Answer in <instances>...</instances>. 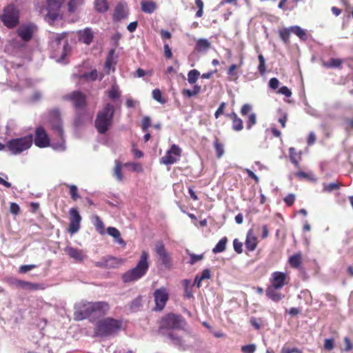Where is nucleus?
Segmentation results:
<instances>
[{"mask_svg": "<svg viewBox=\"0 0 353 353\" xmlns=\"http://www.w3.org/2000/svg\"><path fill=\"white\" fill-rule=\"evenodd\" d=\"M49 123L53 133L59 138V140L57 142L52 141L50 143V138L46 130L42 127H39L35 130L34 144L41 148L50 146L56 151H65L66 145L63 137L61 115L58 110H53L50 112Z\"/></svg>", "mask_w": 353, "mask_h": 353, "instance_id": "1", "label": "nucleus"}, {"mask_svg": "<svg viewBox=\"0 0 353 353\" xmlns=\"http://www.w3.org/2000/svg\"><path fill=\"white\" fill-rule=\"evenodd\" d=\"M114 108L110 103H107L100 110L95 119V127L100 134L107 132L112 124Z\"/></svg>", "mask_w": 353, "mask_h": 353, "instance_id": "2", "label": "nucleus"}, {"mask_svg": "<svg viewBox=\"0 0 353 353\" xmlns=\"http://www.w3.org/2000/svg\"><path fill=\"white\" fill-rule=\"evenodd\" d=\"M148 254L145 251L142 252L140 259L135 268L128 271L123 275V281L125 283L134 281L141 278L147 272L149 265L148 262Z\"/></svg>", "mask_w": 353, "mask_h": 353, "instance_id": "3", "label": "nucleus"}, {"mask_svg": "<svg viewBox=\"0 0 353 353\" xmlns=\"http://www.w3.org/2000/svg\"><path fill=\"white\" fill-rule=\"evenodd\" d=\"M121 322L112 318H105L97 323L96 334L98 336L112 335L121 328Z\"/></svg>", "mask_w": 353, "mask_h": 353, "instance_id": "4", "label": "nucleus"}, {"mask_svg": "<svg viewBox=\"0 0 353 353\" xmlns=\"http://www.w3.org/2000/svg\"><path fill=\"white\" fill-rule=\"evenodd\" d=\"M32 135L13 139L7 143V148L13 154H18L30 148L32 144Z\"/></svg>", "mask_w": 353, "mask_h": 353, "instance_id": "5", "label": "nucleus"}, {"mask_svg": "<svg viewBox=\"0 0 353 353\" xmlns=\"http://www.w3.org/2000/svg\"><path fill=\"white\" fill-rule=\"evenodd\" d=\"M92 316V302L81 301L75 304L74 318L81 321Z\"/></svg>", "mask_w": 353, "mask_h": 353, "instance_id": "6", "label": "nucleus"}, {"mask_svg": "<svg viewBox=\"0 0 353 353\" xmlns=\"http://www.w3.org/2000/svg\"><path fill=\"white\" fill-rule=\"evenodd\" d=\"M1 21L8 28H13L19 23V11L12 5L4 8Z\"/></svg>", "mask_w": 353, "mask_h": 353, "instance_id": "7", "label": "nucleus"}, {"mask_svg": "<svg viewBox=\"0 0 353 353\" xmlns=\"http://www.w3.org/2000/svg\"><path fill=\"white\" fill-rule=\"evenodd\" d=\"M154 250L157 255L159 260L165 268H170L172 266L171 255L166 250L163 241H157L154 243Z\"/></svg>", "mask_w": 353, "mask_h": 353, "instance_id": "8", "label": "nucleus"}, {"mask_svg": "<svg viewBox=\"0 0 353 353\" xmlns=\"http://www.w3.org/2000/svg\"><path fill=\"white\" fill-rule=\"evenodd\" d=\"M161 326L168 329H185L186 322L181 316L171 314L162 320Z\"/></svg>", "mask_w": 353, "mask_h": 353, "instance_id": "9", "label": "nucleus"}, {"mask_svg": "<svg viewBox=\"0 0 353 353\" xmlns=\"http://www.w3.org/2000/svg\"><path fill=\"white\" fill-rule=\"evenodd\" d=\"M181 153V149L176 144H172L165 155L161 159V163L165 165L174 164L179 160Z\"/></svg>", "mask_w": 353, "mask_h": 353, "instance_id": "10", "label": "nucleus"}, {"mask_svg": "<svg viewBox=\"0 0 353 353\" xmlns=\"http://www.w3.org/2000/svg\"><path fill=\"white\" fill-rule=\"evenodd\" d=\"M70 223L68 232L72 234L77 233L79 228L81 221V216L77 208H71L69 211Z\"/></svg>", "mask_w": 353, "mask_h": 353, "instance_id": "11", "label": "nucleus"}, {"mask_svg": "<svg viewBox=\"0 0 353 353\" xmlns=\"http://www.w3.org/2000/svg\"><path fill=\"white\" fill-rule=\"evenodd\" d=\"M61 3L59 0H48L47 1V17L53 22L60 17L59 9Z\"/></svg>", "mask_w": 353, "mask_h": 353, "instance_id": "12", "label": "nucleus"}, {"mask_svg": "<svg viewBox=\"0 0 353 353\" xmlns=\"http://www.w3.org/2000/svg\"><path fill=\"white\" fill-rule=\"evenodd\" d=\"M154 301L156 303L155 310H162L168 299V293L165 288H161L154 292Z\"/></svg>", "mask_w": 353, "mask_h": 353, "instance_id": "13", "label": "nucleus"}, {"mask_svg": "<svg viewBox=\"0 0 353 353\" xmlns=\"http://www.w3.org/2000/svg\"><path fill=\"white\" fill-rule=\"evenodd\" d=\"M37 27L33 23H27L21 25L17 30L18 35L24 41L31 39Z\"/></svg>", "mask_w": 353, "mask_h": 353, "instance_id": "14", "label": "nucleus"}, {"mask_svg": "<svg viewBox=\"0 0 353 353\" xmlns=\"http://www.w3.org/2000/svg\"><path fill=\"white\" fill-rule=\"evenodd\" d=\"M65 37V34H57L55 36V39L53 41L54 45L61 46L60 48L61 49V54L58 61H63L70 51V47L66 40H64Z\"/></svg>", "mask_w": 353, "mask_h": 353, "instance_id": "15", "label": "nucleus"}, {"mask_svg": "<svg viewBox=\"0 0 353 353\" xmlns=\"http://www.w3.org/2000/svg\"><path fill=\"white\" fill-rule=\"evenodd\" d=\"M64 252L70 258L72 259L76 262H82L87 257L84 250L72 246H67L64 249Z\"/></svg>", "mask_w": 353, "mask_h": 353, "instance_id": "16", "label": "nucleus"}, {"mask_svg": "<svg viewBox=\"0 0 353 353\" xmlns=\"http://www.w3.org/2000/svg\"><path fill=\"white\" fill-rule=\"evenodd\" d=\"M287 275L284 272H274L272 274L270 278V286L281 289L286 283Z\"/></svg>", "mask_w": 353, "mask_h": 353, "instance_id": "17", "label": "nucleus"}, {"mask_svg": "<svg viewBox=\"0 0 353 353\" xmlns=\"http://www.w3.org/2000/svg\"><path fill=\"white\" fill-rule=\"evenodd\" d=\"M110 310V305L107 302H92V316H101L105 315Z\"/></svg>", "mask_w": 353, "mask_h": 353, "instance_id": "18", "label": "nucleus"}, {"mask_svg": "<svg viewBox=\"0 0 353 353\" xmlns=\"http://www.w3.org/2000/svg\"><path fill=\"white\" fill-rule=\"evenodd\" d=\"M66 99L72 101L74 105L77 108H81L85 104V97L81 92L75 91L68 95Z\"/></svg>", "mask_w": 353, "mask_h": 353, "instance_id": "19", "label": "nucleus"}, {"mask_svg": "<svg viewBox=\"0 0 353 353\" xmlns=\"http://www.w3.org/2000/svg\"><path fill=\"white\" fill-rule=\"evenodd\" d=\"M78 36L81 41L86 45H90L93 41L94 32L90 28H86L79 30L78 32Z\"/></svg>", "mask_w": 353, "mask_h": 353, "instance_id": "20", "label": "nucleus"}, {"mask_svg": "<svg viewBox=\"0 0 353 353\" xmlns=\"http://www.w3.org/2000/svg\"><path fill=\"white\" fill-rule=\"evenodd\" d=\"M128 15V11L125 6L119 3L118 4L114 10L113 15L114 21H120L121 19L127 18Z\"/></svg>", "mask_w": 353, "mask_h": 353, "instance_id": "21", "label": "nucleus"}, {"mask_svg": "<svg viewBox=\"0 0 353 353\" xmlns=\"http://www.w3.org/2000/svg\"><path fill=\"white\" fill-rule=\"evenodd\" d=\"M117 63V57H114V50H111L107 57L105 68L106 72L110 74L111 71H114V66Z\"/></svg>", "mask_w": 353, "mask_h": 353, "instance_id": "22", "label": "nucleus"}, {"mask_svg": "<svg viewBox=\"0 0 353 353\" xmlns=\"http://www.w3.org/2000/svg\"><path fill=\"white\" fill-rule=\"evenodd\" d=\"M278 290L279 289L269 285L265 291L267 296L274 302H279L283 298V295L279 292Z\"/></svg>", "mask_w": 353, "mask_h": 353, "instance_id": "23", "label": "nucleus"}, {"mask_svg": "<svg viewBox=\"0 0 353 353\" xmlns=\"http://www.w3.org/2000/svg\"><path fill=\"white\" fill-rule=\"evenodd\" d=\"M168 336L172 341V343L178 347L179 350L185 351L189 348V346L181 338L174 335L173 333H169Z\"/></svg>", "mask_w": 353, "mask_h": 353, "instance_id": "24", "label": "nucleus"}, {"mask_svg": "<svg viewBox=\"0 0 353 353\" xmlns=\"http://www.w3.org/2000/svg\"><path fill=\"white\" fill-rule=\"evenodd\" d=\"M245 243L248 250L253 251L255 250L257 245V240L252 230L248 231Z\"/></svg>", "mask_w": 353, "mask_h": 353, "instance_id": "25", "label": "nucleus"}, {"mask_svg": "<svg viewBox=\"0 0 353 353\" xmlns=\"http://www.w3.org/2000/svg\"><path fill=\"white\" fill-rule=\"evenodd\" d=\"M211 47V43L206 39H199L196 41L195 50L206 52Z\"/></svg>", "mask_w": 353, "mask_h": 353, "instance_id": "26", "label": "nucleus"}, {"mask_svg": "<svg viewBox=\"0 0 353 353\" xmlns=\"http://www.w3.org/2000/svg\"><path fill=\"white\" fill-rule=\"evenodd\" d=\"M141 8L143 12L152 14L156 10L157 6L156 3L152 1L143 0L141 2Z\"/></svg>", "mask_w": 353, "mask_h": 353, "instance_id": "27", "label": "nucleus"}, {"mask_svg": "<svg viewBox=\"0 0 353 353\" xmlns=\"http://www.w3.org/2000/svg\"><path fill=\"white\" fill-rule=\"evenodd\" d=\"M122 259L113 256L105 257L106 268H118L122 263Z\"/></svg>", "mask_w": 353, "mask_h": 353, "instance_id": "28", "label": "nucleus"}, {"mask_svg": "<svg viewBox=\"0 0 353 353\" xmlns=\"http://www.w3.org/2000/svg\"><path fill=\"white\" fill-rule=\"evenodd\" d=\"M107 232L108 234L112 236L119 244H124L123 240L121 238V233L116 228L109 227L107 229Z\"/></svg>", "mask_w": 353, "mask_h": 353, "instance_id": "29", "label": "nucleus"}, {"mask_svg": "<svg viewBox=\"0 0 353 353\" xmlns=\"http://www.w3.org/2000/svg\"><path fill=\"white\" fill-rule=\"evenodd\" d=\"M230 117L232 119V129L234 131H240L243 129V121L239 118L235 113H232L230 115Z\"/></svg>", "mask_w": 353, "mask_h": 353, "instance_id": "30", "label": "nucleus"}, {"mask_svg": "<svg viewBox=\"0 0 353 353\" xmlns=\"http://www.w3.org/2000/svg\"><path fill=\"white\" fill-rule=\"evenodd\" d=\"M108 95L110 99L117 100L121 97V91L117 84H113L108 92Z\"/></svg>", "mask_w": 353, "mask_h": 353, "instance_id": "31", "label": "nucleus"}, {"mask_svg": "<svg viewBox=\"0 0 353 353\" xmlns=\"http://www.w3.org/2000/svg\"><path fill=\"white\" fill-rule=\"evenodd\" d=\"M94 8L99 12H105L109 9V6L106 0H95Z\"/></svg>", "mask_w": 353, "mask_h": 353, "instance_id": "32", "label": "nucleus"}, {"mask_svg": "<svg viewBox=\"0 0 353 353\" xmlns=\"http://www.w3.org/2000/svg\"><path fill=\"white\" fill-rule=\"evenodd\" d=\"M92 222L99 234H102L104 233V224L99 216H93L92 218Z\"/></svg>", "mask_w": 353, "mask_h": 353, "instance_id": "33", "label": "nucleus"}, {"mask_svg": "<svg viewBox=\"0 0 353 353\" xmlns=\"http://www.w3.org/2000/svg\"><path fill=\"white\" fill-rule=\"evenodd\" d=\"M227 241L228 239L226 237L221 239L215 247L212 249L213 253L216 254L223 252L225 250Z\"/></svg>", "mask_w": 353, "mask_h": 353, "instance_id": "34", "label": "nucleus"}, {"mask_svg": "<svg viewBox=\"0 0 353 353\" xmlns=\"http://www.w3.org/2000/svg\"><path fill=\"white\" fill-rule=\"evenodd\" d=\"M289 263L293 268H298L301 263V254L297 253L289 258Z\"/></svg>", "mask_w": 353, "mask_h": 353, "instance_id": "35", "label": "nucleus"}, {"mask_svg": "<svg viewBox=\"0 0 353 353\" xmlns=\"http://www.w3.org/2000/svg\"><path fill=\"white\" fill-rule=\"evenodd\" d=\"M85 0H70L68 3V10L74 12L78 7L83 4Z\"/></svg>", "mask_w": 353, "mask_h": 353, "instance_id": "36", "label": "nucleus"}, {"mask_svg": "<svg viewBox=\"0 0 353 353\" xmlns=\"http://www.w3.org/2000/svg\"><path fill=\"white\" fill-rule=\"evenodd\" d=\"M200 90H201V86L198 85H195L194 86L192 90H189V89H184L182 91V94L185 97H192L197 94L198 93H199Z\"/></svg>", "mask_w": 353, "mask_h": 353, "instance_id": "37", "label": "nucleus"}, {"mask_svg": "<svg viewBox=\"0 0 353 353\" xmlns=\"http://www.w3.org/2000/svg\"><path fill=\"white\" fill-rule=\"evenodd\" d=\"M200 75V72L197 70H192L188 74V81L190 84H194L197 81Z\"/></svg>", "mask_w": 353, "mask_h": 353, "instance_id": "38", "label": "nucleus"}, {"mask_svg": "<svg viewBox=\"0 0 353 353\" xmlns=\"http://www.w3.org/2000/svg\"><path fill=\"white\" fill-rule=\"evenodd\" d=\"M290 30L301 39H305L306 38L305 30L298 26H292L290 28Z\"/></svg>", "mask_w": 353, "mask_h": 353, "instance_id": "39", "label": "nucleus"}, {"mask_svg": "<svg viewBox=\"0 0 353 353\" xmlns=\"http://www.w3.org/2000/svg\"><path fill=\"white\" fill-rule=\"evenodd\" d=\"M114 176L119 181H121L123 180L121 165L118 161H116L115 167L114 169Z\"/></svg>", "mask_w": 353, "mask_h": 353, "instance_id": "40", "label": "nucleus"}, {"mask_svg": "<svg viewBox=\"0 0 353 353\" xmlns=\"http://www.w3.org/2000/svg\"><path fill=\"white\" fill-rule=\"evenodd\" d=\"M68 187L69 188V192L72 200L76 201L80 198L77 187L75 185H68Z\"/></svg>", "mask_w": 353, "mask_h": 353, "instance_id": "41", "label": "nucleus"}, {"mask_svg": "<svg viewBox=\"0 0 353 353\" xmlns=\"http://www.w3.org/2000/svg\"><path fill=\"white\" fill-rule=\"evenodd\" d=\"M214 146L216 152V157L221 158L224 154L223 145L219 142L217 139L214 143Z\"/></svg>", "mask_w": 353, "mask_h": 353, "instance_id": "42", "label": "nucleus"}, {"mask_svg": "<svg viewBox=\"0 0 353 353\" xmlns=\"http://www.w3.org/2000/svg\"><path fill=\"white\" fill-rule=\"evenodd\" d=\"M259 64L258 66L259 72L261 75H263L266 71V67H265V58L262 54H259L258 56Z\"/></svg>", "mask_w": 353, "mask_h": 353, "instance_id": "43", "label": "nucleus"}, {"mask_svg": "<svg viewBox=\"0 0 353 353\" xmlns=\"http://www.w3.org/2000/svg\"><path fill=\"white\" fill-rule=\"evenodd\" d=\"M290 32V28H284L279 31V36L285 43L288 42Z\"/></svg>", "mask_w": 353, "mask_h": 353, "instance_id": "44", "label": "nucleus"}, {"mask_svg": "<svg viewBox=\"0 0 353 353\" xmlns=\"http://www.w3.org/2000/svg\"><path fill=\"white\" fill-rule=\"evenodd\" d=\"M341 65V60L339 59H331L328 62L324 63V65L327 68H338Z\"/></svg>", "mask_w": 353, "mask_h": 353, "instance_id": "45", "label": "nucleus"}, {"mask_svg": "<svg viewBox=\"0 0 353 353\" xmlns=\"http://www.w3.org/2000/svg\"><path fill=\"white\" fill-rule=\"evenodd\" d=\"M141 306V298L137 297L134 299L130 305V310L132 312L137 311Z\"/></svg>", "mask_w": 353, "mask_h": 353, "instance_id": "46", "label": "nucleus"}, {"mask_svg": "<svg viewBox=\"0 0 353 353\" xmlns=\"http://www.w3.org/2000/svg\"><path fill=\"white\" fill-rule=\"evenodd\" d=\"M256 123V117L254 113H251L248 118L247 121V128L250 130Z\"/></svg>", "mask_w": 353, "mask_h": 353, "instance_id": "47", "label": "nucleus"}, {"mask_svg": "<svg viewBox=\"0 0 353 353\" xmlns=\"http://www.w3.org/2000/svg\"><path fill=\"white\" fill-rule=\"evenodd\" d=\"M290 152V159L292 163H294L296 166L299 165V161L297 159V154L295 152V149L294 148H290L289 149Z\"/></svg>", "mask_w": 353, "mask_h": 353, "instance_id": "48", "label": "nucleus"}, {"mask_svg": "<svg viewBox=\"0 0 353 353\" xmlns=\"http://www.w3.org/2000/svg\"><path fill=\"white\" fill-rule=\"evenodd\" d=\"M256 350V345L250 344L241 347V351L243 353H254Z\"/></svg>", "mask_w": 353, "mask_h": 353, "instance_id": "49", "label": "nucleus"}, {"mask_svg": "<svg viewBox=\"0 0 353 353\" xmlns=\"http://www.w3.org/2000/svg\"><path fill=\"white\" fill-rule=\"evenodd\" d=\"M353 21V11L352 12V13L350 14H348L345 19H344V21H343V28H347V24L350 22H352ZM350 32L353 34V27L350 30Z\"/></svg>", "mask_w": 353, "mask_h": 353, "instance_id": "50", "label": "nucleus"}, {"mask_svg": "<svg viewBox=\"0 0 353 353\" xmlns=\"http://www.w3.org/2000/svg\"><path fill=\"white\" fill-rule=\"evenodd\" d=\"M152 97L154 100L163 103L164 101L162 99L161 92L159 89H154L152 91Z\"/></svg>", "mask_w": 353, "mask_h": 353, "instance_id": "51", "label": "nucleus"}, {"mask_svg": "<svg viewBox=\"0 0 353 353\" xmlns=\"http://www.w3.org/2000/svg\"><path fill=\"white\" fill-rule=\"evenodd\" d=\"M238 68V65L236 64L231 65L228 70V74L230 77H234V79H236L238 78V75L234 72L235 70Z\"/></svg>", "mask_w": 353, "mask_h": 353, "instance_id": "52", "label": "nucleus"}, {"mask_svg": "<svg viewBox=\"0 0 353 353\" xmlns=\"http://www.w3.org/2000/svg\"><path fill=\"white\" fill-rule=\"evenodd\" d=\"M36 267H37L36 265H23L19 268V272L24 274V273H26L28 271L35 268Z\"/></svg>", "mask_w": 353, "mask_h": 353, "instance_id": "53", "label": "nucleus"}, {"mask_svg": "<svg viewBox=\"0 0 353 353\" xmlns=\"http://www.w3.org/2000/svg\"><path fill=\"white\" fill-rule=\"evenodd\" d=\"M339 188V185L336 183H331L329 184H324L323 189L326 192H331L334 190H336Z\"/></svg>", "mask_w": 353, "mask_h": 353, "instance_id": "54", "label": "nucleus"}, {"mask_svg": "<svg viewBox=\"0 0 353 353\" xmlns=\"http://www.w3.org/2000/svg\"><path fill=\"white\" fill-rule=\"evenodd\" d=\"M278 92L279 94L285 95L287 97H290L292 95L290 90L286 86H282L281 88H280L279 90H278Z\"/></svg>", "mask_w": 353, "mask_h": 353, "instance_id": "55", "label": "nucleus"}, {"mask_svg": "<svg viewBox=\"0 0 353 353\" xmlns=\"http://www.w3.org/2000/svg\"><path fill=\"white\" fill-rule=\"evenodd\" d=\"M226 106V103L225 102H222L217 110L214 113V117L216 119H218L221 114H222L224 112L225 108Z\"/></svg>", "mask_w": 353, "mask_h": 353, "instance_id": "56", "label": "nucleus"}, {"mask_svg": "<svg viewBox=\"0 0 353 353\" xmlns=\"http://www.w3.org/2000/svg\"><path fill=\"white\" fill-rule=\"evenodd\" d=\"M233 246L234 250L239 253L241 254L243 252L242 250V243L241 242L239 241L237 239H234L233 241Z\"/></svg>", "mask_w": 353, "mask_h": 353, "instance_id": "57", "label": "nucleus"}, {"mask_svg": "<svg viewBox=\"0 0 353 353\" xmlns=\"http://www.w3.org/2000/svg\"><path fill=\"white\" fill-rule=\"evenodd\" d=\"M295 200V195L294 194H289L284 198V201L288 205H292Z\"/></svg>", "mask_w": 353, "mask_h": 353, "instance_id": "58", "label": "nucleus"}, {"mask_svg": "<svg viewBox=\"0 0 353 353\" xmlns=\"http://www.w3.org/2000/svg\"><path fill=\"white\" fill-rule=\"evenodd\" d=\"M150 123H151V121H150V117H145L143 120H142V130L143 131H146L147 129L149 128V126L150 125Z\"/></svg>", "mask_w": 353, "mask_h": 353, "instance_id": "59", "label": "nucleus"}, {"mask_svg": "<svg viewBox=\"0 0 353 353\" xmlns=\"http://www.w3.org/2000/svg\"><path fill=\"white\" fill-rule=\"evenodd\" d=\"M20 208L18 204L11 203L10 206V212L13 214H17L19 212Z\"/></svg>", "mask_w": 353, "mask_h": 353, "instance_id": "60", "label": "nucleus"}, {"mask_svg": "<svg viewBox=\"0 0 353 353\" xmlns=\"http://www.w3.org/2000/svg\"><path fill=\"white\" fill-rule=\"evenodd\" d=\"M164 54L166 58L170 59L172 57V52L168 43L163 45Z\"/></svg>", "mask_w": 353, "mask_h": 353, "instance_id": "61", "label": "nucleus"}, {"mask_svg": "<svg viewBox=\"0 0 353 353\" xmlns=\"http://www.w3.org/2000/svg\"><path fill=\"white\" fill-rule=\"evenodd\" d=\"M279 81L276 78H271L269 81V86L272 89H276L279 87Z\"/></svg>", "mask_w": 353, "mask_h": 353, "instance_id": "62", "label": "nucleus"}, {"mask_svg": "<svg viewBox=\"0 0 353 353\" xmlns=\"http://www.w3.org/2000/svg\"><path fill=\"white\" fill-rule=\"evenodd\" d=\"M324 347L326 350H331L334 348V341L332 339L325 340Z\"/></svg>", "mask_w": 353, "mask_h": 353, "instance_id": "63", "label": "nucleus"}, {"mask_svg": "<svg viewBox=\"0 0 353 353\" xmlns=\"http://www.w3.org/2000/svg\"><path fill=\"white\" fill-rule=\"evenodd\" d=\"M252 110V106L250 104H244L241 110V114L243 116L246 115L248 113H249Z\"/></svg>", "mask_w": 353, "mask_h": 353, "instance_id": "64", "label": "nucleus"}]
</instances>
